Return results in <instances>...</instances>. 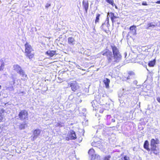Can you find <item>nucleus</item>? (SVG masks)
<instances>
[{"mask_svg":"<svg viewBox=\"0 0 160 160\" xmlns=\"http://www.w3.org/2000/svg\"><path fill=\"white\" fill-rule=\"evenodd\" d=\"M112 122H115V119H112Z\"/></svg>","mask_w":160,"mask_h":160,"instance_id":"nucleus-31","label":"nucleus"},{"mask_svg":"<svg viewBox=\"0 0 160 160\" xmlns=\"http://www.w3.org/2000/svg\"><path fill=\"white\" fill-rule=\"evenodd\" d=\"M157 26L156 24H154L153 22L148 23L147 24V27L146 28L147 29H148L150 28H154Z\"/></svg>","mask_w":160,"mask_h":160,"instance_id":"nucleus-19","label":"nucleus"},{"mask_svg":"<svg viewBox=\"0 0 160 160\" xmlns=\"http://www.w3.org/2000/svg\"><path fill=\"white\" fill-rule=\"evenodd\" d=\"M105 1L108 3H109L110 4H111L112 6H113L114 4V3L113 0H105Z\"/></svg>","mask_w":160,"mask_h":160,"instance_id":"nucleus-22","label":"nucleus"},{"mask_svg":"<svg viewBox=\"0 0 160 160\" xmlns=\"http://www.w3.org/2000/svg\"><path fill=\"white\" fill-rule=\"evenodd\" d=\"M103 82L105 85V87L106 88H109L110 80L109 79L107 78H104L103 81Z\"/></svg>","mask_w":160,"mask_h":160,"instance_id":"nucleus-14","label":"nucleus"},{"mask_svg":"<svg viewBox=\"0 0 160 160\" xmlns=\"http://www.w3.org/2000/svg\"><path fill=\"white\" fill-rule=\"evenodd\" d=\"M94 152V150L93 149H90L88 151V153L90 155H92L93 153Z\"/></svg>","mask_w":160,"mask_h":160,"instance_id":"nucleus-23","label":"nucleus"},{"mask_svg":"<svg viewBox=\"0 0 160 160\" xmlns=\"http://www.w3.org/2000/svg\"><path fill=\"white\" fill-rule=\"evenodd\" d=\"M121 159H122V160H123V159H122V158H121Z\"/></svg>","mask_w":160,"mask_h":160,"instance_id":"nucleus-38","label":"nucleus"},{"mask_svg":"<svg viewBox=\"0 0 160 160\" xmlns=\"http://www.w3.org/2000/svg\"><path fill=\"white\" fill-rule=\"evenodd\" d=\"M142 5L144 6H147L148 5V4H147V3L146 2H142Z\"/></svg>","mask_w":160,"mask_h":160,"instance_id":"nucleus-28","label":"nucleus"},{"mask_svg":"<svg viewBox=\"0 0 160 160\" xmlns=\"http://www.w3.org/2000/svg\"><path fill=\"white\" fill-rule=\"evenodd\" d=\"M92 145L94 147L100 148L102 146L101 143L100 141L93 142L92 143Z\"/></svg>","mask_w":160,"mask_h":160,"instance_id":"nucleus-15","label":"nucleus"},{"mask_svg":"<svg viewBox=\"0 0 160 160\" xmlns=\"http://www.w3.org/2000/svg\"><path fill=\"white\" fill-rule=\"evenodd\" d=\"M14 70L16 71L17 73L20 75H22L23 77H25L28 78L27 75L25 74L24 71L22 69V68L19 65L17 64L14 65Z\"/></svg>","mask_w":160,"mask_h":160,"instance_id":"nucleus-7","label":"nucleus"},{"mask_svg":"<svg viewBox=\"0 0 160 160\" xmlns=\"http://www.w3.org/2000/svg\"><path fill=\"white\" fill-rule=\"evenodd\" d=\"M156 63L155 59H154L153 60L150 61L148 63V65L150 67H153Z\"/></svg>","mask_w":160,"mask_h":160,"instance_id":"nucleus-20","label":"nucleus"},{"mask_svg":"<svg viewBox=\"0 0 160 160\" xmlns=\"http://www.w3.org/2000/svg\"><path fill=\"white\" fill-rule=\"evenodd\" d=\"M111 156L110 155L106 156L104 158V160H109Z\"/></svg>","mask_w":160,"mask_h":160,"instance_id":"nucleus-26","label":"nucleus"},{"mask_svg":"<svg viewBox=\"0 0 160 160\" xmlns=\"http://www.w3.org/2000/svg\"><path fill=\"white\" fill-rule=\"evenodd\" d=\"M51 6V4L49 3H47L46 4V5L45 6V7L46 8H48L49 7H50Z\"/></svg>","mask_w":160,"mask_h":160,"instance_id":"nucleus-29","label":"nucleus"},{"mask_svg":"<svg viewBox=\"0 0 160 160\" xmlns=\"http://www.w3.org/2000/svg\"><path fill=\"white\" fill-rule=\"evenodd\" d=\"M135 73L132 71H129L127 73H124L121 79L123 81H127L128 80L132 78L134 76Z\"/></svg>","mask_w":160,"mask_h":160,"instance_id":"nucleus-5","label":"nucleus"},{"mask_svg":"<svg viewBox=\"0 0 160 160\" xmlns=\"http://www.w3.org/2000/svg\"><path fill=\"white\" fill-rule=\"evenodd\" d=\"M68 43L71 45H73L75 43V40L74 38L71 37H68Z\"/></svg>","mask_w":160,"mask_h":160,"instance_id":"nucleus-18","label":"nucleus"},{"mask_svg":"<svg viewBox=\"0 0 160 160\" xmlns=\"http://www.w3.org/2000/svg\"><path fill=\"white\" fill-rule=\"evenodd\" d=\"M46 54L50 57H52L54 55L56 54V51L53 50H48L46 52Z\"/></svg>","mask_w":160,"mask_h":160,"instance_id":"nucleus-13","label":"nucleus"},{"mask_svg":"<svg viewBox=\"0 0 160 160\" xmlns=\"http://www.w3.org/2000/svg\"><path fill=\"white\" fill-rule=\"evenodd\" d=\"M115 8L116 9H118V7H117V6H115Z\"/></svg>","mask_w":160,"mask_h":160,"instance_id":"nucleus-33","label":"nucleus"},{"mask_svg":"<svg viewBox=\"0 0 160 160\" xmlns=\"http://www.w3.org/2000/svg\"><path fill=\"white\" fill-rule=\"evenodd\" d=\"M101 29L106 33L108 32V30L109 29L108 27L105 23H103L101 26Z\"/></svg>","mask_w":160,"mask_h":160,"instance_id":"nucleus-17","label":"nucleus"},{"mask_svg":"<svg viewBox=\"0 0 160 160\" xmlns=\"http://www.w3.org/2000/svg\"><path fill=\"white\" fill-rule=\"evenodd\" d=\"M110 16V19L112 23L115 22L116 21H117V20H116L117 18H119V17H117L114 15V13L112 12H110L109 13Z\"/></svg>","mask_w":160,"mask_h":160,"instance_id":"nucleus-10","label":"nucleus"},{"mask_svg":"<svg viewBox=\"0 0 160 160\" xmlns=\"http://www.w3.org/2000/svg\"><path fill=\"white\" fill-rule=\"evenodd\" d=\"M129 158L127 157L126 156H124L123 158V159L124 160H129Z\"/></svg>","mask_w":160,"mask_h":160,"instance_id":"nucleus-27","label":"nucleus"},{"mask_svg":"<svg viewBox=\"0 0 160 160\" xmlns=\"http://www.w3.org/2000/svg\"><path fill=\"white\" fill-rule=\"evenodd\" d=\"M50 37L48 38V39H50Z\"/></svg>","mask_w":160,"mask_h":160,"instance_id":"nucleus-36","label":"nucleus"},{"mask_svg":"<svg viewBox=\"0 0 160 160\" xmlns=\"http://www.w3.org/2000/svg\"><path fill=\"white\" fill-rule=\"evenodd\" d=\"M159 143V141L158 139H155L152 138L150 141L151 148H149V143L147 140H145L143 144V147L148 151H151L150 153H152L157 155L159 154V149L157 148L156 144Z\"/></svg>","mask_w":160,"mask_h":160,"instance_id":"nucleus-2","label":"nucleus"},{"mask_svg":"<svg viewBox=\"0 0 160 160\" xmlns=\"http://www.w3.org/2000/svg\"><path fill=\"white\" fill-rule=\"evenodd\" d=\"M82 6L83 8L85 9L86 13H87L88 8V2H82Z\"/></svg>","mask_w":160,"mask_h":160,"instance_id":"nucleus-16","label":"nucleus"},{"mask_svg":"<svg viewBox=\"0 0 160 160\" xmlns=\"http://www.w3.org/2000/svg\"><path fill=\"white\" fill-rule=\"evenodd\" d=\"M68 86L71 88V89L74 92H76L79 88V86L75 81H72L68 84Z\"/></svg>","mask_w":160,"mask_h":160,"instance_id":"nucleus-8","label":"nucleus"},{"mask_svg":"<svg viewBox=\"0 0 160 160\" xmlns=\"http://www.w3.org/2000/svg\"><path fill=\"white\" fill-rule=\"evenodd\" d=\"M2 88V87L1 86V85H0V89H1Z\"/></svg>","mask_w":160,"mask_h":160,"instance_id":"nucleus-34","label":"nucleus"},{"mask_svg":"<svg viewBox=\"0 0 160 160\" xmlns=\"http://www.w3.org/2000/svg\"><path fill=\"white\" fill-rule=\"evenodd\" d=\"M107 19H108V22H109V18H107Z\"/></svg>","mask_w":160,"mask_h":160,"instance_id":"nucleus-35","label":"nucleus"},{"mask_svg":"<svg viewBox=\"0 0 160 160\" xmlns=\"http://www.w3.org/2000/svg\"><path fill=\"white\" fill-rule=\"evenodd\" d=\"M106 96V94H103L102 95V97H105V96Z\"/></svg>","mask_w":160,"mask_h":160,"instance_id":"nucleus-32","label":"nucleus"},{"mask_svg":"<svg viewBox=\"0 0 160 160\" xmlns=\"http://www.w3.org/2000/svg\"><path fill=\"white\" fill-rule=\"evenodd\" d=\"M110 47L112 49L113 56L112 52L108 49L102 51L101 53L103 56H106L108 63L112 62L114 64L120 61L122 58V56L118 49L114 44H111Z\"/></svg>","mask_w":160,"mask_h":160,"instance_id":"nucleus-1","label":"nucleus"},{"mask_svg":"<svg viewBox=\"0 0 160 160\" xmlns=\"http://www.w3.org/2000/svg\"><path fill=\"white\" fill-rule=\"evenodd\" d=\"M18 116L19 119L24 122L28 120V111L25 109L20 110L19 112Z\"/></svg>","mask_w":160,"mask_h":160,"instance_id":"nucleus-4","label":"nucleus"},{"mask_svg":"<svg viewBox=\"0 0 160 160\" xmlns=\"http://www.w3.org/2000/svg\"><path fill=\"white\" fill-rule=\"evenodd\" d=\"M117 23H118V24H119V22H117Z\"/></svg>","mask_w":160,"mask_h":160,"instance_id":"nucleus-37","label":"nucleus"},{"mask_svg":"<svg viewBox=\"0 0 160 160\" xmlns=\"http://www.w3.org/2000/svg\"><path fill=\"white\" fill-rule=\"evenodd\" d=\"M100 16V14L99 13H97L96 14V17L95 20V24L99 22Z\"/></svg>","mask_w":160,"mask_h":160,"instance_id":"nucleus-21","label":"nucleus"},{"mask_svg":"<svg viewBox=\"0 0 160 160\" xmlns=\"http://www.w3.org/2000/svg\"><path fill=\"white\" fill-rule=\"evenodd\" d=\"M155 3L157 4H160V0L156 2Z\"/></svg>","mask_w":160,"mask_h":160,"instance_id":"nucleus-30","label":"nucleus"},{"mask_svg":"<svg viewBox=\"0 0 160 160\" xmlns=\"http://www.w3.org/2000/svg\"><path fill=\"white\" fill-rule=\"evenodd\" d=\"M56 127H62V123L61 122H58L56 125Z\"/></svg>","mask_w":160,"mask_h":160,"instance_id":"nucleus-25","label":"nucleus"},{"mask_svg":"<svg viewBox=\"0 0 160 160\" xmlns=\"http://www.w3.org/2000/svg\"><path fill=\"white\" fill-rule=\"evenodd\" d=\"M26 124H21L20 125L19 128L21 129H24L25 128V125Z\"/></svg>","mask_w":160,"mask_h":160,"instance_id":"nucleus-24","label":"nucleus"},{"mask_svg":"<svg viewBox=\"0 0 160 160\" xmlns=\"http://www.w3.org/2000/svg\"><path fill=\"white\" fill-rule=\"evenodd\" d=\"M70 139L75 140L77 138L75 132L73 130H71L69 135Z\"/></svg>","mask_w":160,"mask_h":160,"instance_id":"nucleus-11","label":"nucleus"},{"mask_svg":"<svg viewBox=\"0 0 160 160\" xmlns=\"http://www.w3.org/2000/svg\"><path fill=\"white\" fill-rule=\"evenodd\" d=\"M41 132L40 130L39 129H36L33 131V138H36L39 135Z\"/></svg>","mask_w":160,"mask_h":160,"instance_id":"nucleus-12","label":"nucleus"},{"mask_svg":"<svg viewBox=\"0 0 160 160\" xmlns=\"http://www.w3.org/2000/svg\"><path fill=\"white\" fill-rule=\"evenodd\" d=\"M92 104L95 110H99L100 113H103L104 110V109L103 108H101V105L99 103L98 104L96 100H94L92 103Z\"/></svg>","mask_w":160,"mask_h":160,"instance_id":"nucleus-6","label":"nucleus"},{"mask_svg":"<svg viewBox=\"0 0 160 160\" xmlns=\"http://www.w3.org/2000/svg\"><path fill=\"white\" fill-rule=\"evenodd\" d=\"M24 46L25 56L29 59L33 58L35 56V53L32 47L28 42H26Z\"/></svg>","mask_w":160,"mask_h":160,"instance_id":"nucleus-3","label":"nucleus"},{"mask_svg":"<svg viewBox=\"0 0 160 160\" xmlns=\"http://www.w3.org/2000/svg\"><path fill=\"white\" fill-rule=\"evenodd\" d=\"M129 30H130L129 32H128V34L130 33L133 34V35H136L137 34V28L136 26L133 25L129 27Z\"/></svg>","mask_w":160,"mask_h":160,"instance_id":"nucleus-9","label":"nucleus"}]
</instances>
